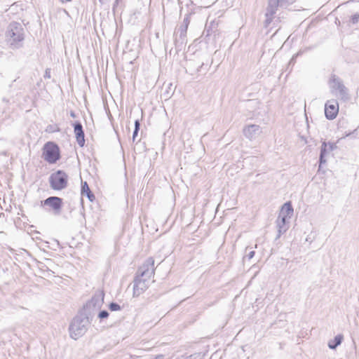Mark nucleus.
<instances>
[{
  "label": "nucleus",
  "mask_w": 359,
  "mask_h": 359,
  "mask_svg": "<svg viewBox=\"0 0 359 359\" xmlns=\"http://www.w3.org/2000/svg\"><path fill=\"white\" fill-rule=\"evenodd\" d=\"M294 210L290 202L284 203L282 206L278 218L276 221V226L278 230L276 239L284 234L290 227V219L293 215Z\"/></svg>",
  "instance_id": "obj_1"
},
{
  "label": "nucleus",
  "mask_w": 359,
  "mask_h": 359,
  "mask_svg": "<svg viewBox=\"0 0 359 359\" xmlns=\"http://www.w3.org/2000/svg\"><path fill=\"white\" fill-rule=\"evenodd\" d=\"M89 323L88 317L82 316L74 317L69 327L71 338L76 340L82 337L88 330Z\"/></svg>",
  "instance_id": "obj_2"
},
{
  "label": "nucleus",
  "mask_w": 359,
  "mask_h": 359,
  "mask_svg": "<svg viewBox=\"0 0 359 359\" xmlns=\"http://www.w3.org/2000/svg\"><path fill=\"white\" fill-rule=\"evenodd\" d=\"M331 93L339 99L346 101L349 100L348 89L343 84L341 80L335 75H332L329 81Z\"/></svg>",
  "instance_id": "obj_3"
},
{
  "label": "nucleus",
  "mask_w": 359,
  "mask_h": 359,
  "mask_svg": "<svg viewBox=\"0 0 359 359\" xmlns=\"http://www.w3.org/2000/svg\"><path fill=\"white\" fill-rule=\"evenodd\" d=\"M6 38L11 41V44L17 43L24 39V32L22 25L16 22H12L8 26Z\"/></svg>",
  "instance_id": "obj_4"
},
{
  "label": "nucleus",
  "mask_w": 359,
  "mask_h": 359,
  "mask_svg": "<svg viewBox=\"0 0 359 359\" xmlns=\"http://www.w3.org/2000/svg\"><path fill=\"white\" fill-rule=\"evenodd\" d=\"M50 187L54 190H62L67 187L68 175L62 170H57L49 177Z\"/></svg>",
  "instance_id": "obj_5"
},
{
  "label": "nucleus",
  "mask_w": 359,
  "mask_h": 359,
  "mask_svg": "<svg viewBox=\"0 0 359 359\" xmlns=\"http://www.w3.org/2000/svg\"><path fill=\"white\" fill-rule=\"evenodd\" d=\"M104 294L102 291H97L86 303V310L88 315L93 316L99 311L104 304Z\"/></svg>",
  "instance_id": "obj_6"
},
{
  "label": "nucleus",
  "mask_w": 359,
  "mask_h": 359,
  "mask_svg": "<svg viewBox=\"0 0 359 359\" xmlns=\"http://www.w3.org/2000/svg\"><path fill=\"white\" fill-rule=\"evenodd\" d=\"M60 157L58 146L52 142L46 143L43 148V158L49 163H55Z\"/></svg>",
  "instance_id": "obj_7"
},
{
  "label": "nucleus",
  "mask_w": 359,
  "mask_h": 359,
  "mask_svg": "<svg viewBox=\"0 0 359 359\" xmlns=\"http://www.w3.org/2000/svg\"><path fill=\"white\" fill-rule=\"evenodd\" d=\"M154 260L153 257H149L138 269L137 276L149 280L154 275Z\"/></svg>",
  "instance_id": "obj_8"
},
{
  "label": "nucleus",
  "mask_w": 359,
  "mask_h": 359,
  "mask_svg": "<svg viewBox=\"0 0 359 359\" xmlns=\"http://www.w3.org/2000/svg\"><path fill=\"white\" fill-rule=\"evenodd\" d=\"M339 112V104L337 100H328L325 104V114L327 119L332 120L336 118Z\"/></svg>",
  "instance_id": "obj_9"
},
{
  "label": "nucleus",
  "mask_w": 359,
  "mask_h": 359,
  "mask_svg": "<svg viewBox=\"0 0 359 359\" xmlns=\"http://www.w3.org/2000/svg\"><path fill=\"white\" fill-rule=\"evenodd\" d=\"M148 280H149L137 276H136L133 285L134 297L140 296L146 290V289L148 287Z\"/></svg>",
  "instance_id": "obj_10"
},
{
  "label": "nucleus",
  "mask_w": 359,
  "mask_h": 359,
  "mask_svg": "<svg viewBox=\"0 0 359 359\" xmlns=\"http://www.w3.org/2000/svg\"><path fill=\"white\" fill-rule=\"evenodd\" d=\"M279 6H280L279 0H269L266 13V25H269L271 22L273 15L276 13Z\"/></svg>",
  "instance_id": "obj_11"
},
{
  "label": "nucleus",
  "mask_w": 359,
  "mask_h": 359,
  "mask_svg": "<svg viewBox=\"0 0 359 359\" xmlns=\"http://www.w3.org/2000/svg\"><path fill=\"white\" fill-rule=\"evenodd\" d=\"M243 133L246 138L252 140L259 135L262 130L259 125L250 124L243 128Z\"/></svg>",
  "instance_id": "obj_12"
},
{
  "label": "nucleus",
  "mask_w": 359,
  "mask_h": 359,
  "mask_svg": "<svg viewBox=\"0 0 359 359\" xmlns=\"http://www.w3.org/2000/svg\"><path fill=\"white\" fill-rule=\"evenodd\" d=\"M43 205L50 207L55 214H59L62 208V201L59 197L50 196L43 201Z\"/></svg>",
  "instance_id": "obj_13"
},
{
  "label": "nucleus",
  "mask_w": 359,
  "mask_h": 359,
  "mask_svg": "<svg viewBox=\"0 0 359 359\" xmlns=\"http://www.w3.org/2000/svg\"><path fill=\"white\" fill-rule=\"evenodd\" d=\"M74 128L78 144L80 147H83L85 144V135L81 123L80 122H76L74 123Z\"/></svg>",
  "instance_id": "obj_14"
},
{
  "label": "nucleus",
  "mask_w": 359,
  "mask_h": 359,
  "mask_svg": "<svg viewBox=\"0 0 359 359\" xmlns=\"http://www.w3.org/2000/svg\"><path fill=\"white\" fill-rule=\"evenodd\" d=\"M187 27L180 25V27L175 32V42L176 43L183 44L184 43L186 36Z\"/></svg>",
  "instance_id": "obj_15"
},
{
  "label": "nucleus",
  "mask_w": 359,
  "mask_h": 359,
  "mask_svg": "<svg viewBox=\"0 0 359 359\" xmlns=\"http://www.w3.org/2000/svg\"><path fill=\"white\" fill-rule=\"evenodd\" d=\"M327 149V144L326 142H323L320 147V153L319 158V167H321L323 164L327 162L326 157L330 154Z\"/></svg>",
  "instance_id": "obj_16"
},
{
  "label": "nucleus",
  "mask_w": 359,
  "mask_h": 359,
  "mask_svg": "<svg viewBox=\"0 0 359 359\" xmlns=\"http://www.w3.org/2000/svg\"><path fill=\"white\" fill-rule=\"evenodd\" d=\"M81 195L86 196L91 202L95 199L94 194L91 192L86 182H81Z\"/></svg>",
  "instance_id": "obj_17"
},
{
  "label": "nucleus",
  "mask_w": 359,
  "mask_h": 359,
  "mask_svg": "<svg viewBox=\"0 0 359 359\" xmlns=\"http://www.w3.org/2000/svg\"><path fill=\"white\" fill-rule=\"evenodd\" d=\"M343 340V336L341 334L337 335L334 339L329 341L328 347L330 349H335L338 346H339Z\"/></svg>",
  "instance_id": "obj_18"
},
{
  "label": "nucleus",
  "mask_w": 359,
  "mask_h": 359,
  "mask_svg": "<svg viewBox=\"0 0 359 359\" xmlns=\"http://www.w3.org/2000/svg\"><path fill=\"white\" fill-rule=\"evenodd\" d=\"M109 309L111 311H120L121 309V307L119 304H118L117 303H115V302H111L109 304Z\"/></svg>",
  "instance_id": "obj_19"
},
{
  "label": "nucleus",
  "mask_w": 359,
  "mask_h": 359,
  "mask_svg": "<svg viewBox=\"0 0 359 359\" xmlns=\"http://www.w3.org/2000/svg\"><path fill=\"white\" fill-rule=\"evenodd\" d=\"M97 312H98L97 317L100 319L107 318L109 316V312L107 311H106V310L99 311Z\"/></svg>",
  "instance_id": "obj_20"
},
{
  "label": "nucleus",
  "mask_w": 359,
  "mask_h": 359,
  "mask_svg": "<svg viewBox=\"0 0 359 359\" xmlns=\"http://www.w3.org/2000/svg\"><path fill=\"white\" fill-rule=\"evenodd\" d=\"M294 0H279L280 2V6H287L292 4Z\"/></svg>",
  "instance_id": "obj_21"
},
{
  "label": "nucleus",
  "mask_w": 359,
  "mask_h": 359,
  "mask_svg": "<svg viewBox=\"0 0 359 359\" xmlns=\"http://www.w3.org/2000/svg\"><path fill=\"white\" fill-rule=\"evenodd\" d=\"M327 144L328 153L332 152L333 150L336 149L337 147L335 143L329 142Z\"/></svg>",
  "instance_id": "obj_22"
},
{
  "label": "nucleus",
  "mask_w": 359,
  "mask_h": 359,
  "mask_svg": "<svg viewBox=\"0 0 359 359\" xmlns=\"http://www.w3.org/2000/svg\"><path fill=\"white\" fill-rule=\"evenodd\" d=\"M359 20V14L355 13L352 15L351 21L353 24H356Z\"/></svg>",
  "instance_id": "obj_23"
},
{
  "label": "nucleus",
  "mask_w": 359,
  "mask_h": 359,
  "mask_svg": "<svg viewBox=\"0 0 359 359\" xmlns=\"http://www.w3.org/2000/svg\"><path fill=\"white\" fill-rule=\"evenodd\" d=\"M189 22H190L189 18L188 16H187L186 18H184L182 25L188 28Z\"/></svg>",
  "instance_id": "obj_24"
},
{
  "label": "nucleus",
  "mask_w": 359,
  "mask_h": 359,
  "mask_svg": "<svg viewBox=\"0 0 359 359\" xmlns=\"http://www.w3.org/2000/svg\"><path fill=\"white\" fill-rule=\"evenodd\" d=\"M44 77L48 79L50 78V71L49 69L46 70Z\"/></svg>",
  "instance_id": "obj_25"
},
{
  "label": "nucleus",
  "mask_w": 359,
  "mask_h": 359,
  "mask_svg": "<svg viewBox=\"0 0 359 359\" xmlns=\"http://www.w3.org/2000/svg\"><path fill=\"white\" fill-rule=\"evenodd\" d=\"M255 255V251L252 250L250 251L248 255H247V257L250 259H252Z\"/></svg>",
  "instance_id": "obj_26"
},
{
  "label": "nucleus",
  "mask_w": 359,
  "mask_h": 359,
  "mask_svg": "<svg viewBox=\"0 0 359 359\" xmlns=\"http://www.w3.org/2000/svg\"><path fill=\"white\" fill-rule=\"evenodd\" d=\"M140 123L138 119L135 120V129H139L140 130Z\"/></svg>",
  "instance_id": "obj_27"
},
{
  "label": "nucleus",
  "mask_w": 359,
  "mask_h": 359,
  "mask_svg": "<svg viewBox=\"0 0 359 359\" xmlns=\"http://www.w3.org/2000/svg\"><path fill=\"white\" fill-rule=\"evenodd\" d=\"M138 132H139V129H134L133 134V140H135V137L137 135Z\"/></svg>",
  "instance_id": "obj_28"
},
{
  "label": "nucleus",
  "mask_w": 359,
  "mask_h": 359,
  "mask_svg": "<svg viewBox=\"0 0 359 359\" xmlns=\"http://www.w3.org/2000/svg\"><path fill=\"white\" fill-rule=\"evenodd\" d=\"M164 355H157L154 359H163Z\"/></svg>",
  "instance_id": "obj_29"
},
{
  "label": "nucleus",
  "mask_w": 359,
  "mask_h": 359,
  "mask_svg": "<svg viewBox=\"0 0 359 359\" xmlns=\"http://www.w3.org/2000/svg\"><path fill=\"white\" fill-rule=\"evenodd\" d=\"M108 0H99L100 3H101L102 4H104L105 2H107Z\"/></svg>",
  "instance_id": "obj_30"
},
{
  "label": "nucleus",
  "mask_w": 359,
  "mask_h": 359,
  "mask_svg": "<svg viewBox=\"0 0 359 359\" xmlns=\"http://www.w3.org/2000/svg\"><path fill=\"white\" fill-rule=\"evenodd\" d=\"M70 115H71V116H72V117H73V118H74V117H75V114H74V111H71Z\"/></svg>",
  "instance_id": "obj_31"
},
{
  "label": "nucleus",
  "mask_w": 359,
  "mask_h": 359,
  "mask_svg": "<svg viewBox=\"0 0 359 359\" xmlns=\"http://www.w3.org/2000/svg\"><path fill=\"white\" fill-rule=\"evenodd\" d=\"M203 64H202L198 69H197V71L199 72L200 71V69L203 67Z\"/></svg>",
  "instance_id": "obj_32"
},
{
  "label": "nucleus",
  "mask_w": 359,
  "mask_h": 359,
  "mask_svg": "<svg viewBox=\"0 0 359 359\" xmlns=\"http://www.w3.org/2000/svg\"><path fill=\"white\" fill-rule=\"evenodd\" d=\"M67 1H71L72 0H66Z\"/></svg>",
  "instance_id": "obj_33"
}]
</instances>
